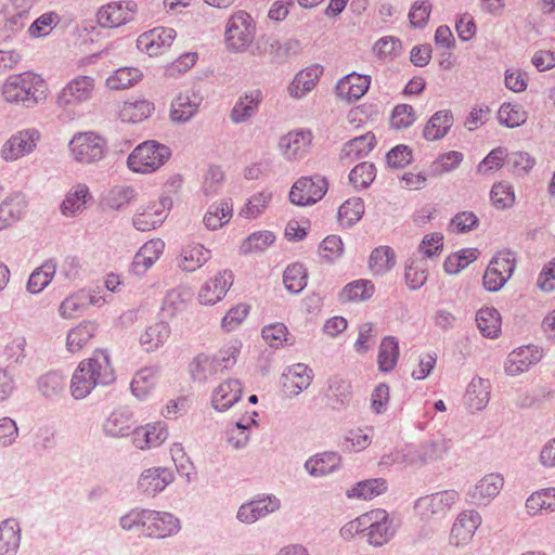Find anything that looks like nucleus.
Instances as JSON below:
<instances>
[{
	"mask_svg": "<svg viewBox=\"0 0 555 555\" xmlns=\"http://www.w3.org/2000/svg\"><path fill=\"white\" fill-rule=\"evenodd\" d=\"M21 526L15 518L0 522V554L16 555L21 544Z\"/></svg>",
	"mask_w": 555,
	"mask_h": 555,
	"instance_id": "34",
	"label": "nucleus"
},
{
	"mask_svg": "<svg viewBox=\"0 0 555 555\" xmlns=\"http://www.w3.org/2000/svg\"><path fill=\"white\" fill-rule=\"evenodd\" d=\"M154 104L147 100H138L133 102H125L120 116L124 121L140 122L152 114Z\"/></svg>",
	"mask_w": 555,
	"mask_h": 555,
	"instance_id": "55",
	"label": "nucleus"
},
{
	"mask_svg": "<svg viewBox=\"0 0 555 555\" xmlns=\"http://www.w3.org/2000/svg\"><path fill=\"white\" fill-rule=\"evenodd\" d=\"M256 26L253 17L238 11L233 14L227 23L225 43L232 52L245 51L255 38Z\"/></svg>",
	"mask_w": 555,
	"mask_h": 555,
	"instance_id": "4",
	"label": "nucleus"
},
{
	"mask_svg": "<svg viewBox=\"0 0 555 555\" xmlns=\"http://www.w3.org/2000/svg\"><path fill=\"white\" fill-rule=\"evenodd\" d=\"M327 180L320 175L299 178L289 191V201L297 206H309L323 198Z\"/></svg>",
	"mask_w": 555,
	"mask_h": 555,
	"instance_id": "7",
	"label": "nucleus"
},
{
	"mask_svg": "<svg viewBox=\"0 0 555 555\" xmlns=\"http://www.w3.org/2000/svg\"><path fill=\"white\" fill-rule=\"evenodd\" d=\"M135 422L133 414L127 406L114 409L102 423L104 436L114 439L125 438L131 435Z\"/></svg>",
	"mask_w": 555,
	"mask_h": 555,
	"instance_id": "16",
	"label": "nucleus"
},
{
	"mask_svg": "<svg viewBox=\"0 0 555 555\" xmlns=\"http://www.w3.org/2000/svg\"><path fill=\"white\" fill-rule=\"evenodd\" d=\"M481 520L480 514L476 511L462 512L451 529V539L455 545L468 542L481 525Z\"/></svg>",
	"mask_w": 555,
	"mask_h": 555,
	"instance_id": "25",
	"label": "nucleus"
},
{
	"mask_svg": "<svg viewBox=\"0 0 555 555\" xmlns=\"http://www.w3.org/2000/svg\"><path fill=\"white\" fill-rule=\"evenodd\" d=\"M504 479L499 474H489L467 492V502L477 506L488 505L501 491Z\"/></svg>",
	"mask_w": 555,
	"mask_h": 555,
	"instance_id": "19",
	"label": "nucleus"
},
{
	"mask_svg": "<svg viewBox=\"0 0 555 555\" xmlns=\"http://www.w3.org/2000/svg\"><path fill=\"white\" fill-rule=\"evenodd\" d=\"M137 195V191L131 185H114L103 194L101 203L108 209L121 210L129 206Z\"/></svg>",
	"mask_w": 555,
	"mask_h": 555,
	"instance_id": "36",
	"label": "nucleus"
},
{
	"mask_svg": "<svg viewBox=\"0 0 555 555\" xmlns=\"http://www.w3.org/2000/svg\"><path fill=\"white\" fill-rule=\"evenodd\" d=\"M69 151L76 162L93 164L105 157L107 144L104 138L94 132H79L69 141Z\"/></svg>",
	"mask_w": 555,
	"mask_h": 555,
	"instance_id": "5",
	"label": "nucleus"
},
{
	"mask_svg": "<svg viewBox=\"0 0 555 555\" xmlns=\"http://www.w3.org/2000/svg\"><path fill=\"white\" fill-rule=\"evenodd\" d=\"M262 101L263 93L260 89H254L242 94L231 111L230 118L232 122H246L258 113Z\"/></svg>",
	"mask_w": 555,
	"mask_h": 555,
	"instance_id": "21",
	"label": "nucleus"
},
{
	"mask_svg": "<svg viewBox=\"0 0 555 555\" xmlns=\"http://www.w3.org/2000/svg\"><path fill=\"white\" fill-rule=\"evenodd\" d=\"M243 387L238 379H229L221 383L214 391L211 403L217 411H227L242 397Z\"/></svg>",
	"mask_w": 555,
	"mask_h": 555,
	"instance_id": "29",
	"label": "nucleus"
},
{
	"mask_svg": "<svg viewBox=\"0 0 555 555\" xmlns=\"http://www.w3.org/2000/svg\"><path fill=\"white\" fill-rule=\"evenodd\" d=\"M142 77V73L135 67H121L116 69L106 79V86L112 90H122L132 87Z\"/></svg>",
	"mask_w": 555,
	"mask_h": 555,
	"instance_id": "53",
	"label": "nucleus"
},
{
	"mask_svg": "<svg viewBox=\"0 0 555 555\" xmlns=\"http://www.w3.org/2000/svg\"><path fill=\"white\" fill-rule=\"evenodd\" d=\"M26 209V203L21 195L7 197L0 204V231L17 222Z\"/></svg>",
	"mask_w": 555,
	"mask_h": 555,
	"instance_id": "38",
	"label": "nucleus"
},
{
	"mask_svg": "<svg viewBox=\"0 0 555 555\" xmlns=\"http://www.w3.org/2000/svg\"><path fill=\"white\" fill-rule=\"evenodd\" d=\"M281 507V501L274 494H262L240 506L236 518L238 521L251 525L267 517Z\"/></svg>",
	"mask_w": 555,
	"mask_h": 555,
	"instance_id": "11",
	"label": "nucleus"
},
{
	"mask_svg": "<svg viewBox=\"0 0 555 555\" xmlns=\"http://www.w3.org/2000/svg\"><path fill=\"white\" fill-rule=\"evenodd\" d=\"M233 283L232 273L229 271L219 272L215 279L207 281L198 293L199 302L203 305H215L221 300Z\"/></svg>",
	"mask_w": 555,
	"mask_h": 555,
	"instance_id": "22",
	"label": "nucleus"
},
{
	"mask_svg": "<svg viewBox=\"0 0 555 555\" xmlns=\"http://www.w3.org/2000/svg\"><path fill=\"white\" fill-rule=\"evenodd\" d=\"M181 530L180 519L169 512L149 509L146 535L166 539Z\"/></svg>",
	"mask_w": 555,
	"mask_h": 555,
	"instance_id": "18",
	"label": "nucleus"
},
{
	"mask_svg": "<svg viewBox=\"0 0 555 555\" xmlns=\"http://www.w3.org/2000/svg\"><path fill=\"white\" fill-rule=\"evenodd\" d=\"M171 156L167 145L156 141H145L139 144L128 156L127 165L130 170L150 173L162 167Z\"/></svg>",
	"mask_w": 555,
	"mask_h": 555,
	"instance_id": "3",
	"label": "nucleus"
},
{
	"mask_svg": "<svg viewBox=\"0 0 555 555\" xmlns=\"http://www.w3.org/2000/svg\"><path fill=\"white\" fill-rule=\"evenodd\" d=\"M211 257V251L202 244L191 243L185 245L179 256L178 264L186 272H194L204 266Z\"/></svg>",
	"mask_w": 555,
	"mask_h": 555,
	"instance_id": "32",
	"label": "nucleus"
},
{
	"mask_svg": "<svg viewBox=\"0 0 555 555\" xmlns=\"http://www.w3.org/2000/svg\"><path fill=\"white\" fill-rule=\"evenodd\" d=\"M56 261L48 259L39 268H37L29 276L27 282V291L31 294H39L52 281L56 272Z\"/></svg>",
	"mask_w": 555,
	"mask_h": 555,
	"instance_id": "44",
	"label": "nucleus"
},
{
	"mask_svg": "<svg viewBox=\"0 0 555 555\" xmlns=\"http://www.w3.org/2000/svg\"><path fill=\"white\" fill-rule=\"evenodd\" d=\"M44 91V80L33 72L11 75L2 86V95L8 103L25 107H33L43 100Z\"/></svg>",
	"mask_w": 555,
	"mask_h": 555,
	"instance_id": "2",
	"label": "nucleus"
},
{
	"mask_svg": "<svg viewBox=\"0 0 555 555\" xmlns=\"http://www.w3.org/2000/svg\"><path fill=\"white\" fill-rule=\"evenodd\" d=\"M175 479L172 470L165 467L144 469L138 479V490L147 498H154L163 492Z\"/></svg>",
	"mask_w": 555,
	"mask_h": 555,
	"instance_id": "17",
	"label": "nucleus"
},
{
	"mask_svg": "<svg viewBox=\"0 0 555 555\" xmlns=\"http://www.w3.org/2000/svg\"><path fill=\"white\" fill-rule=\"evenodd\" d=\"M376 139L373 132L356 137L346 142L340 151V159L352 163L363 158L374 149Z\"/></svg>",
	"mask_w": 555,
	"mask_h": 555,
	"instance_id": "31",
	"label": "nucleus"
},
{
	"mask_svg": "<svg viewBox=\"0 0 555 555\" xmlns=\"http://www.w3.org/2000/svg\"><path fill=\"white\" fill-rule=\"evenodd\" d=\"M135 10L137 3L131 0L109 2L99 10L98 23L105 28L118 27L132 21Z\"/></svg>",
	"mask_w": 555,
	"mask_h": 555,
	"instance_id": "13",
	"label": "nucleus"
},
{
	"mask_svg": "<svg viewBox=\"0 0 555 555\" xmlns=\"http://www.w3.org/2000/svg\"><path fill=\"white\" fill-rule=\"evenodd\" d=\"M227 441L234 449H244L249 441V423L237 421L231 424L225 431Z\"/></svg>",
	"mask_w": 555,
	"mask_h": 555,
	"instance_id": "64",
	"label": "nucleus"
},
{
	"mask_svg": "<svg viewBox=\"0 0 555 555\" xmlns=\"http://www.w3.org/2000/svg\"><path fill=\"white\" fill-rule=\"evenodd\" d=\"M459 499L457 491L443 490L420 498L414 507L423 519H440L448 514Z\"/></svg>",
	"mask_w": 555,
	"mask_h": 555,
	"instance_id": "8",
	"label": "nucleus"
},
{
	"mask_svg": "<svg viewBox=\"0 0 555 555\" xmlns=\"http://www.w3.org/2000/svg\"><path fill=\"white\" fill-rule=\"evenodd\" d=\"M176 36L177 33L173 28L158 27L141 35L138 44L152 55L156 54L158 49L163 47H170Z\"/></svg>",
	"mask_w": 555,
	"mask_h": 555,
	"instance_id": "35",
	"label": "nucleus"
},
{
	"mask_svg": "<svg viewBox=\"0 0 555 555\" xmlns=\"http://www.w3.org/2000/svg\"><path fill=\"white\" fill-rule=\"evenodd\" d=\"M190 372L193 379L205 382L219 373L211 356L201 353L190 363Z\"/></svg>",
	"mask_w": 555,
	"mask_h": 555,
	"instance_id": "58",
	"label": "nucleus"
},
{
	"mask_svg": "<svg viewBox=\"0 0 555 555\" xmlns=\"http://www.w3.org/2000/svg\"><path fill=\"white\" fill-rule=\"evenodd\" d=\"M241 346L242 344L238 340L230 341L218 353L211 356L219 373L232 367L236 363Z\"/></svg>",
	"mask_w": 555,
	"mask_h": 555,
	"instance_id": "63",
	"label": "nucleus"
},
{
	"mask_svg": "<svg viewBox=\"0 0 555 555\" xmlns=\"http://www.w3.org/2000/svg\"><path fill=\"white\" fill-rule=\"evenodd\" d=\"M171 333L170 326L166 322H157L146 327L140 336V344L146 352H153L162 347Z\"/></svg>",
	"mask_w": 555,
	"mask_h": 555,
	"instance_id": "41",
	"label": "nucleus"
},
{
	"mask_svg": "<svg viewBox=\"0 0 555 555\" xmlns=\"http://www.w3.org/2000/svg\"><path fill=\"white\" fill-rule=\"evenodd\" d=\"M158 369L146 366L139 370L131 382V391L139 399H145L157 384Z\"/></svg>",
	"mask_w": 555,
	"mask_h": 555,
	"instance_id": "40",
	"label": "nucleus"
},
{
	"mask_svg": "<svg viewBox=\"0 0 555 555\" xmlns=\"http://www.w3.org/2000/svg\"><path fill=\"white\" fill-rule=\"evenodd\" d=\"M476 323L485 337L495 338L501 332V315L493 307H485L478 310Z\"/></svg>",
	"mask_w": 555,
	"mask_h": 555,
	"instance_id": "45",
	"label": "nucleus"
},
{
	"mask_svg": "<svg viewBox=\"0 0 555 555\" xmlns=\"http://www.w3.org/2000/svg\"><path fill=\"white\" fill-rule=\"evenodd\" d=\"M98 324L93 321H82L67 333L66 346L72 353L81 350L98 333Z\"/></svg>",
	"mask_w": 555,
	"mask_h": 555,
	"instance_id": "37",
	"label": "nucleus"
},
{
	"mask_svg": "<svg viewBox=\"0 0 555 555\" xmlns=\"http://www.w3.org/2000/svg\"><path fill=\"white\" fill-rule=\"evenodd\" d=\"M283 283L293 294L300 293L307 285V270L299 262L287 266L283 274Z\"/></svg>",
	"mask_w": 555,
	"mask_h": 555,
	"instance_id": "56",
	"label": "nucleus"
},
{
	"mask_svg": "<svg viewBox=\"0 0 555 555\" xmlns=\"http://www.w3.org/2000/svg\"><path fill=\"white\" fill-rule=\"evenodd\" d=\"M285 377L294 388L291 391L292 395L297 396L310 386L313 378V371L304 363H296L288 367Z\"/></svg>",
	"mask_w": 555,
	"mask_h": 555,
	"instance_id": "49",
	"label": "nucleus"
},
{
	"mask_svg": "<svg viewBox=\"0 0 555 555\" xmlns=\"http://www.w3.org/2000/svg\"><path fill=\"white\" fill-rule=\"evenodd\" d=\"M370 83V76L351 73L338 81L336 89L339 96L353 102L367 92Z\"/></svg>",
	"mask_w": 555,
	"mask_h": 555,
	"instance_id": "28",
	"label": "nucleus"
},
{
	"mask_svg": "<svg viewBox=\"0 0 555 555\" xmlns=\"http://www.w3.org/2000/svg\"><path fill=\"white\" fill-rule=\"evenodd\" d=\"M399 358V341L393 336H386L379 346L378 367L382 372H390Z\"/></svg>",
	"mask_w": 555,
	"mask_h": 555,
	"instance_id": "50",
	"label": "nucleus"
},
{
	"mask_svg": "<svg viewBox=\"0 0 555 555\" xmlns=\"http://www.w3.org/2000/svg\"><path fill=\"white\" fill-rule=\"evenodd\" d=\"M364 214V203L359 197L347 199L338 209V219L343 227L350 228Z\"/></svg>",
	"mask_w": 555,
	"mask_h": 555,
	"instance_id": "57",
	"label": "nucleus"
},
{
	"mask_svg": "<svg viewBox=\"0 0 555 555\" xmlns=\"http://www.w3.org/2000/svg\"><path fill=\"white\" fill-rule=\"evenodd\" d=\"M500 124L515 128L524 125L527 120V113L520 104L503 103L498 112Z\"/></svg>",
	"mask_w": 555,
	"mask_h": 555,
	"instance_id": "60",
	"label": "nucleus"
},
{
	"mask_svg": "<svg viewBox=\"0 0 555 555\" xmlns=\"http://www.w3.org/2000/svg\"><path fill=\"white\" fill-rule=\"evenodd\" d=\"M366 540L373 546L388 543L397 532V525L385 509L366 513Z\"/></svg>",
	"mask_w": 555,
	"mask_h": 555,
	"instance_id": "10",
	"label": "nucleus"
},
{
	"mask_svg": "<svg viewBox=\"0 0 555 555\" xmlns=\"http://www.w3.org/2000/svg\"><path fill=\"white\" fill-rule=\"evenodd\" d=\"M479 251L476 248H463L457 253L450 255L443 263L444 271L448 274H457L469 263L477 259Z\"/></svg>",
	"mask_w": 555,
	"mask_h": 555,
	"instance_id": "59",
	"label": "nucleus"
},
{
	"mask_svg": "<svg viewBox=\"0 0 555 555\" xmlns=\"http://www.w3.org/2000/svg\"><path fill=\"white\" fill-rule=\"evenodd\" d=\"M312 140L309 130L288 132L280 140V149L288 160L301 158L308 151Z\"/></svg>",
	"mask_w": 555,
	"mask_h": 555,
	"instance_id": "24",
	"label": "nucleus"
},
{
	"mask_svg": "<svg viewBox=\"0 0 555 555\" xmlns=\"http://www.w3.org/2000/svg\"><path fill=\"white\" fill-rule=\"evenodd\" d=\"M322 74L323 67L317 64L301 69L288 85L289 95L295 99L304 98L313 90Z\"/></svg>",
	"mask_w": 555,
	"mask_h": 555,
	"instance_id": "23",
	"label": "nucleus"
},
{
	"mask_svg": "<svg viewBox=\"0 0 555 555\" xmlns=\"http://www.w3.org/2000/svg\"><path fill=\"white\" fill-rule=\"evenodd\" d=\"M453 125V115L450 111H438L425 125L423 135L427 141L442 139Z\"/></svg>",
	"mask_w": 555,
	"mask_h": 555,
	"instance_id": "39",
	"label": "nucleus"
},
{
	"mask_svg": "<svg viewBox=\"0 0 555 555\" xmlns=\"http://www.w3.org/2000/svg\"><path fill=\"white\" fill-rule=\"evenodd\" d=\"M87 291L80 289L67 296L60 305L59 312L63 319H73L83 313L88 308Z\"/></svg>",
	"mask_w": 555,
	"mask_h": 555,
	"instance_id": "51",
	"label": "nucleus"
},
{
	"mask_svg": "<svg viewBox=\"0 0 555 555\" xmlns=\"http://www.w3.org/2000/svg\"><path fill=\"white\" fill-rule=\"evenodd\" d=\"M231 201L223 199L212 204L204 216V224L209 230H217L227 223L232 217Z\"/></svg>",
	"mask_w": 555,
	"mask_h": 555,
	"instance_id": "46",
	"label": "nucleus"
},
{
	"mask_svg": "<svg viewBox=\"0 0 555 555\" xmlns=\"http://www.w3.org/2000/svg\"><path fill=\"white\" fill-rule=\"evenodd\" d=\"M341 457L337 452H322L309 457L305 463L307 473L312 477H323L334 473L340 466Z\"/></svg>",
	"mask_w": 555,
	"mask_h": 555,
	"instance_id": "30",
	"label": "nucleus"
},
{
	"mask_svg": "<svg viewBox=\"0 0 555 555\" xmlns=\"http://www.w3.org/2000/svg\"><path fill=\"white\" fill-rule=\"evenodd\" d=\"M375 292L374 284L369 280H356L348 283L341 291L339 299L343 302L370 299Z\"/></svg>",
	"mask_w": 555,
	"mask_h": 555,
	"instance_id": "48",
	"label": "nucleus"
},
{
	"mask_svg": "<svg viewBox=\"0 0 555 555\" xmlns=\"http://www.w3.org/2000/svg\"><path fill=\"white\" fill-rule=\"evenodd\" d=\"M116 379L109 354L105 349H96L91 357L79 362L70 379V393L74 399L87 398L98 386H107Z\"/></svg>",
	"mask_w": 555,
	"mask_h": 555,
	"instance_id": "1",
	"label": "nucleus"
},
{
	"mask_svg": "<svg viewBox=\"0 0 555 555\" xmlns=\"http://www.w3.org/2000/svg\"><path fill=\"white\" fill-rule=\"evenodd\" d=\"M516 268V258L511 250L499 251L490 260L485 274L483 286L488 292L500 291L511 279Z\"/></svg>",
	"mask_w": 555,
	"mask_h": 555,
	"instance_id": "6",
	"label": "nucleus"
},
{
	"mask_svg": "<svg viewBox=\"0 0 555 555\" xmlns=\"http://www.w3.org/2000/svg\"><path fill=\"white\" fill-rule=\"evenodd\" d=\"M192 294L190 289L184 287H177L167 292L164 300L162 309L164 312L173 317L177 313L183 311L188 302L191 300Z\"/></svg>",
	"mask_w": 555,
	"mask_h": 555,
	"instance_id": "54",
	"label": "nucleus"
},
{
	"mask_svg": "<svg viewBox=\"0 0 555 555\" xmlns=\"http://www.w3.org/2000/svg\"><path fill=\"white\" fill-rule=\"evenodd\" d=\"M95 89V80L91 76L78 75L69 80L57 95L56 103L66 108L90 101Z\"/></svg>",
	"mask_w": 555,
	"mask_h": 555,
	"instance_id": "9",
	"label": "nucleus"
},
{
	"mask_svg": "<svg viewBox=\"0 0 555 555\" xmlns=\"http://www.w3.org/2000/svg\"><path fill=\"white\" fill-rule=\"evenodd\" d=\"M351 385L348 380L333 376L327 380L325 398L327 405L335 411L345 410L351 400Z\"/></svg>",
	"mask_w": 555,
	"mask_h": 555,
	"instance_id": "27",
	"label": "nucleus"
},
{
	"mask_svg": "<svg viewBox=\"0 0 555 555\" xmlns=\"http://www.w3.org/2000/svg\"><path fill=\"white\" fill-rule=\"evenodd\" d=\"M132 443L137 449L145 450L160 446L168 437V431L163 423H153L133 428Z\"/></svg>",
	"mask_w": 555,
	"mask_h": 555,
	"instance_id": "20",
	"label": "nucleus"
},
{
	"mask_svg": "<svg viewBox=\"0 0 555 555\" xmlns=\"http://www.w3.org/2000/svg\"><path fill=\"white\" fill-rule=\"evenodd\" d=\"M396 263V256L389 246H379L373 249L369 259L370 270L374 274H384Z\"/></svg>",
	"mask_w": 555,
	"mask_h": 555,
	"instance_id": "52",
	"label": "nucleus"
},
{
	"mask_svg": "<svg viewBox=\"0 0 555 555\" xmlns=\"http://www.w3.org/2000/svg\"><path fill=\"white\" fill-rule=\"evenodd\" d=\"M490 399V383L488 379L475 377L468 384L464 401L472 412L485 409Z\"/></svg>",
	"mask_w": 555,
	"mask_h": 555,
	"instance_id": "33",
	"label": "nucleus"
},
{
	"mask_svg": "<svg viewBox=\"0 0 555 555\" xmlns=\"http://www.w3.org/2000/svg\"><path fill=\"white\" fill-rule=\"evenodd\" d=\"M259 54H269L275 63H284L289 57L297 55L300 51V41L297 39H287L283 42L268 37L263 40V47L258 46Z\"/></svg>",
	"mask_w": 555,
	"mask_h": 555,
	"instance_id": "26",
	"label": "nucleus"
},
{
	"mask_svg": "<svg viewBox=\"0 0 555 555\" xmlns=\"http://www.w3.org/2000/svg\"><path fill=\"white\" fill-rule=\"evenodd\" d=\"M387 490V482L383 478L359 481L347 490L349 499L371 500L383 494Z\"/></svg>",
	"mask_w": 555,
	"mask_h": 555,
	"instance_id": "43",
	"label": "nucleus"
},
{
	"mask_svg": "<svg viewBox=\"0 0 555 555\" xmlns=\"http://www.w3.org/2000/svg\"><path fill=\"white\" fill-rule=\"evenodd\" d=\"M543 356L542 349L534 345L521 346L508 353L504 371L509 376H517L537 364Z\"/></svg>",
	"mask_w": 555,
	"mask_h": 555,
	"instance_id": "15",
	"label": "nucleus"
},
{
	"mask_svg": "<svg viewBox=\"0 0 555 555\" xmlns=\"http://www.w3.org/2000/svg\"><path fill=\"white\" fill-rule=\"evenodd\" d=\"M490 198L498 209H507L515 203V192L511 184L498 182L492 185Z\"/></svg>",
	"mask_w": 555,
	"mask_h": 555,
	"instance_id": "61",
	"label": "nucleus"
},
{
	"mask_svg": "<svg viewBox=\"0 0 555 555\" xmlns=\"http://www.w3.org/2000/svg\"><path fill=\"white\" fill-rule=\"evenodd\" d=\"M40 133L37 129H25L13 134L0 151L5 162H14L29 154L36 147Z\"/></svg>",
	"mask_w": 555,
	"mask_h": 555,
	"instance_id": "12",
	"label": "nucleus"
},
{
	"mask_svg": "<svg viewBox=\"0 0 555 555\" xmlns=\"http://www.w3.org/2000/svg\"><path fill=\"white\" fill-rule=\"evenodd\" d=\"M40 393L50 400L59 398L65 389V378L59 372H48L37 382Z\"/></svg>",
	"mask_w": 555,
	"mask_h": 555,
	"instance_id": "47",
	"label": "nucleus"
},
{
	"mask_svg": "<svg viewBox=\"0 0 555 555\" xmlns=\"http://www.w3.org/2000/svg\"><path fill=\"white\" fill-rule=\"evenodd\" d=\"M203 101V95L196 87L180 91L171 102L170 118L176 122H185L196 113Z\"/></svg>",
	"mask_w": 555,
	"mask_h": 555,
	"instance_id": "14",
	"label": "nucleus"
},
{
	"mask_svg": "<svg viewBox=\"0 0 555 555\" xmlns=\"http://www.w3.org/2000/svg\"><path fill=\"white\" fill-rule=\"evenodd\" d=\"M376 177L374 164L363 162L358 164L349 173V180L357 189H366Z\"/></svg>",
	"mask_w": 555,
	"mask_h": 555,
	"instance_id": "62",
	"label": "nucleus"
},
{
	"mask_svg": "<svg viewBox=\"0 0 555 555\" xmlns=\"http://www.w3.org/2000/svg\"><path fill=\"white\" fill-rule=\"evenodd\" d=\"M87 198H91L89 188L86 184H77L69 190L61 204V212L66 217H74L85 209Z\"/></svg>",
	"mask_w": 555,
	"mask_h": 555,
	"instance_id": "42",
	"label": "nucleus"
}]
</instances>
